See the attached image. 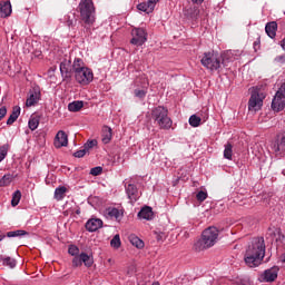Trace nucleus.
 Listing matches in <instances>:
<instances>
[{
  "mask_svg": "<svg viewBox=\"0 0 285 285\" xmlns=\"http://www.w3.org/2000/svg\"><path fill=\"white\" fill-rule=\"evenodd\" d=\"M264 257H266L264 237L253 238L245 252L244 261L246 266L257 268V266H261L262 262H264Z\"/></svg>",
  "mask_w": 285,
  "mask_h": 285,
  "instance_id": "nucleus-1",
  "label": "nucleus"
},
{
  "mask_svg": "<svg viewBox=\"0 0 285 285\" xmlns=\"http://www.w3.org/2000/svg\"><path fill=\"white\" fill-rule=\"evenodd\" d=\"M219 237V229L217 227H208L202 233V237L194 245V248L197 253H202V250H206L208 248H213L215 244H217V239Z\"/></svg>",
  "mask_w": 285,
  "mask_h": 285,
  "instance_id": "nucleus-2",
  "label": "nucleus"
},
{
  "mask_svg": "<svg viewBox=\"0 0 285 285\" xmlns=\"http://www.w3.org/2000/svg\"><path fill=\"white\" fill-rule=\"evenodd\" d=\"M73 72L75 79L78 83H80V86H88V83L95 79L92 70L83 65V60L81 58H76L73 60Z\"/></svg>",
  "mask_w": 285,
  "mask_h": 285,
  "instance_id": "nucleus-3",
  "label": "nucleus"
},
{
  "mask_svg": "<svg viewBox=\"0 0 285 285\" xmlns=\"http://www.w3.org/2000/svg\"><path fill=\"white\" fill-rule=\"evenodd\" d=\"M151 119L160 130H170L173 128V119L168 117V108L158 106L151 110Z\"/></svg>",
  "mask_w": 285,
  "mask_h": 285,
  "instance_id": "nucleus-4",
  "label": "nucleus"
},
{
  "mask_svg": "<svg viewBox=\"0 0 285 285\" xmlns=\"http://www.w3.org/2000/svg\"><path fill=\"white\" fill-rule=\"evenodd\" d=\"M78 10L80 12V19L86 26H92L95 23V3L92 0H81Z\"/></svg>",
  "mask_w": 285,
  "mask_h": 285,
  "instance_id": "nucleus-5",
  "label": "nucleus"
},
{
  "mask_svg": "<svg viewBox=\"0 0 285 285\" xmlns=\"http://www.w3.org/2000/svg\"><path fill=\"white\" fill-rule=\"evenodd\" d=\"M264 99H266V95L264 91H262V88L254 87L248 100L249 112H257L258 110H262V106H264Z\"/></svg>",
  "mask_w": 285,
  "mask_h": 285,
  "instance_id": "nucleus-6",
  "label": "nucleus"
},
{
  "mask_svg": "<svg viewBox=\"0 0 285 285\" xmlns=\"http://www.w3.org/2000/svg\"><path fill=\"white\" fill-rule=\"evenodd\" d=\"M202 66L207 68V70H219L222 65H224V58L214 52H205L200 60Z\"/></svg>",
  "mask_w": 285,
  "mask_h": 285,
  "instance_id": "nucleus-7",
  "label": "nucleus"
},
{
  "mask_svg": "<svg viewBox=\"0 0 285 285\" xmlns=\"http://www.w3.org/2000/svg\"><path fill=\"white\" fill-rule=\"evenodd\" d=\"M60 75L62 77V81L66 83H70L72 81V75H75V62L72 60L65 59L60 62Z\"/></svg>",
  "mask_w": 285,
  "mask_h": 285,
  "instance_id": "nucleus-8",
  "label": "nucleus"
},
{
  "mask_svg": "<svg viewBox=\"0 0 285 285\" xmlns=\"http://www.w3.org/2000/svg\"><path fill=\"white\" fill-rule=\"evenodd\" d=\"M285 108V82L276 91L272 100V110L274 112H282Z\"/></svg>",
  "mask_w": 285,
  "mask_h": 285,
  "instance_id": "nucleus-9",
  "label": "nucleus"
},
{
  "mask_svg": "<svg viewBox=\"0 0 285 285\" xmlns=\"http://www.w3.org/2000/svg\"><path fill=\"white\" fill-rule=\"evenodd\" d=\"M271 149L275 153L276 157L285 155V134H278L271 144Z\"/></svg>",
  "mask_w": 285,
  "mask_h": 285,
  "instance_id": "nucleus-10",
  "label": "nucleus"
},
{
  "mask_svg": "<svg viewBox=\"0 0 285 285\" xmlns=\"http://www.w3.org/2000/svg\"><path fill=\"white\" fill-rule=\"evenodd\" d=\"M131 40L130 43L132 46H144L146 41H148V38L146 37V30L144 28H135L131 30Z\"/></svg>",
  "mask_w": 285,
  "mask_h": 285,
  "instance_id": "nucleus-11",
  "label": "nucleus"
},
{
  "mask_svg": "<svg viewBox=\"0 0 285 285\" xmlns=\"http://www.w3.org/2000/svg\"><path fill=\"white\" fill-rule=\"evenodd\" d=\"M279 274V267L273 266L272 268L266 269L262 275V282H275L277 279V275Z\"/></svg>",
  "mask_w": 285,
  "mask_h": 285,
  "instance_id": "nucleus-12",
  "label": "nucleus"
},
{
  "mask_svg": "<svg viewBox=\"0 0 285 285\" xmlns=\"http://www.w3.org/2000/svg\"><path fill=\"white\" fill-rule=\"evenodd\" d=\"M40 97H41V92L39 91V89L33 88L32 90L29 91V97L27 98L26 106L30 108L37 105Z\"/></svg>",
  "mask_w": 285,
  "mask_h": 285,
  "instance_id": "nucleus-13",
  "label": "nucleus"
},
{
  "mask_svg": "<svg viewBox=\"0 0 285 285\" xmlns=\"http://www.w3.org/2000/svg\"><path fill=\"white\" fill-rule=\"evenodd\" d=\"M53 144L56 148H63L68 146V135L66 134V131H58Z\"/></svg>",
  "mask_w": 285,
  "mask_h": 285,
  "instance_id": "nucleus-14",
  "label": "nucleus"
},
{
  "mask_svg": "<svg viewBox=\"0 0 285 285\" xmlns=\"http://www.w3.org/2000/svg\"><path fill=\"white\" fill-rule=\"evenodd\" d=\"M12 14V4L8 0L0 1V17L6 19Z\"/></svg>",
  "mask_w": 285,
  "mask_h": 285,
  "instance_id": "nucleus-15",
  "label": "nucleus"
},
{
  "mask_svg": "<svg viewBox=\"0 0 285 285\" xmlns=\"http://www.w3.org/2000/svg\"><path fill=\"white\" fill-rule=\"evenodd\" d=\"M125 189L130 202H137V199H139V189H137V186L135 184L126 185Z\"/></svg>",
  "mask_w": 285,
  "mask_h": 285,
  "instance_id": "nucleus-16",
  "label": "nucleus"
},
{
  "mask_svg": "<svg viewBox=\"0 0 285 285\" xmlns=\"http://www.w3.org/2000/svg\"><path fill=\"white\" fill-rule=\"evenodd\" d=\"M102 226H104V220L99 218H91L86 223V229L89 233H95L99 230V228H101Z\"/></svg>",
  "mask_w": 285,
  "mask_h": 285,
  "instance_id": "nucleus-17",
  "label": "nucleus"
},
{
  "mask_svg": "<svg viewBox=\"0 0 285 285\" xmlns=\"http://www.w3.org/2000/svg\"><path fill=\"white\" fill-rule=\"evenodd\" d=\"M184 16L191 21H197L199 18V8L197 7H189L184 10Z\"/></svg>",
  "mask_w": 285,
  "mask_h": 285,
  "instance_id": "nucleus-18",
  "label": "nucleus"
},
{
  "mask_svg": "<svg viewBox=\"0 0 285 285\" xmlns=\"http://www.w3.org/2000/svg\"><path fill=\"white\" fill-rule=\"evenodd\" d=\"M138 217L140 219H147V222H150V219L155 217V213H153V207L150 206L142 207L138 213Z\"/></svg>",
  "mask_w": 285,
  "mask_h": 285,
  "instance_id": "nucleus-19",
  "label": "nucleus"
},
{
  "mask_svg": "<svg viewBox=\"0 0 285 285\" xmlns=\"http://www.w3.org/2000/svg\"><path fill=\"white\" fill-rule=\"evenodd\" d=\"M155 2L151 0H148L147 2H141L137 6V9L140 10V12H146V14H150L155 11Z\"/></svg>",
  "mask_w": 285,
  "mask_h": 285,
  "instance_id": "nucleus-20",
  "label": "nucleus"
},
{
  "mask_svg": "<svg viewBox=\"0 0 285 285\" xmlns=\"http://www.w3.org/2000/svg\"><path fill=\"white\" fill-rule=\"evenodd\" d=\"M265 32L271 39H275V37H277V23L275 21L267 22Z\"/></svg>",
  "mask_w": 285,
  "mask_h": 285,
  "instance_id": "nucleus-21",
  "label": "nucleus"
},
{
  "mask_svg": "<svg viewBox=\"0 0 285 285\" xmlns=\"http://www.w3.org/2000/svg\"><path fill=\"white\" fill-rule=\"evenodd\" d=\"M106 215L110 217V219H116V222H120L121 217H124V213H120V210L115 207L107 208Z\"/></svg>",
  "mask_w": 285,
  "mask_h": 285,
  "instance_id": "nucleus-22",
  "label": "nucleus"
},
{
  "mask_svg": "<svg viewBox=\"0 0 285 285\" xmlns=\"http://www.w3.org/2000/svg\"><path fill=\"white\" fill-rule=\"evenodd\" d=\"M101 137L104 144H110L112 140V128L105 125L101 130Z\"/></svg>",
  "mask_w": 285,
  "mask_h": 285,
  "instance_id": "nucleus-23",
  "label": "nucleus"
},
{
  "mask_svg": "<svg viewBox=\"0 0 285 285\" xmlns=\"http://www.w3.org/2000/svg\"><path fill=\"white\" fill-rule=\"evenodd\" d=\"M19 115H21V107L14 106L12 108L11 115L9 116V118L7 120V126H12V124H14V121H17V119H19Z\"/></svg>",
  "mask_w": 285,
  "mask_h": 285,
  "instance_id": "nucleus-24",
  "label": "nucleus"
},
{
  "mask_svg": "<svg viewBox=\"0 0 285 285\" xmlns=\"http://www.w3.org/2000/svg\"><path fill=\"white\" fill-rule=\"evenodd\" d=\"M80 259H81L82 264L85 266H87V268H90V266H92L95 264V258L92 257V254L81 253Z\"/></svg>",
  "mask_w": 285,
  "mask_h": 285,
  "instance_id": "nucleus-25",
  "label": "nucleus"
},
{
  "mask_svg": "<svg viewBox=\"0 0 285 285\" xmlns=\"http://www.w3.org/2000/svg\"><path fill=\"white\" fill-rule=\"evenodd\" d=\"M81 108H83V101H81V100H77V101L70 102L68 105V110L70 112H79V110H81Z\"/></svg>",
  "mask_w": 285,
  "mask_h": 285,
  "instance_id": "nucleus-26",
  "label": "nucleus"
},
{
  "mask_svg": "<svg viewBox=\"0 0 285 285\" xmlns=\"http://www.w3.org/2000/svg\"><path fill=\"white\" fill-rule=\"evenodd\" d=\"M129 242L132 246H135L136 248H144L145 244L144 240H141L139 237H137L136 235L131 234L129 236Z\"/></svg>",
  "mask_w": 285,
  "mask_h": 285,
  "instance_id": "nucleus-27",
  "label": "nucleus"
},
{
  "mask_svg": "<svg viewBox=\"0 0 285 285\" xmlns=\"http://www.w3.org/2000/svg\"><path fill=\"white\" fill-rule=\"evenodd\" d=\"M66 193H68V188H66L63 186L56 188L55 199H57L58 202H61V199H63V197H66Z\"/></svg>",
  "mask_w": 285,
  "mask_h": 285,
  "instance_id": "nucleus-28",
  "label": "nucleus"
},
{
  "mask_svg": "<svg viewBox=\"0 0 285 285\" xmlns=\"http://www.w3.org/2000/svg\"><path fill=\"white\" fill-rule=\"evenodd\" d=\"M0 259H2V265L8 266L9 268H14L17 266V261L10 256H7L3 258V256H0Z\"/></svg>",
  "mask_w": 285,
  "mask_h": 285,
  "instance_id": "nucleus-29",
  "label": "nucleus"
},
{
  "mask_svg": "<svg viewBox=\"0 0 285 285\" xmlns=\"http://www.w3.org/2000/svg\"><path fill=\"white\" fill-rule=\"evenodd\" d=\"M12 175L7 174L4 175L1 179H0V188H3L6 186H10V184H12Z\"/></svg>",
  "mask_w": 285,
  "mask_h": 285,
  "instance_id": "nucleus-30",
  "label": "nucleus"
},
{
  "mask_svg": "<svg viewBox=\"0 0 285 285\" xmlns=\"http://www.w3.org/2000/svg\"><path fill=\"white\" fill-rule=\"evenodd\" d=\"M224 157L225 159H233V144L227 142L225 145Z\"/></svg>",
  "mask_w": 285,
  "mask_h": 285,
  "instance_id": "nucleus-31",
  "label": "nucleus"
},
{
  "mask_svg": "<svg viewBox=\"0 0 285 285\" xmlns=\"http://www.w3.org/2000/svg\"><path fill=\"white\" fill-rule=\"evenodd\" d=\"M189 125L193 126V128H197L202 125V118L197 115H193L189 117Z\"/></svg>",
  "mask_w": 285,
  "mask_h": 285,
  "instance_id": "nucleus-32",
  "label": "nucleus"
},
{
  "mask_svg": "<svg viewBox=\"0 0 285 285\" xmlns=\"http://www.w3.org/2000/svg\"><path fill=\"white\" fill-rule=\"evenodd\" d=\"M19 202H21V191L16 190L12 195L11 206H19Z\"/></svg>",
  "mask_w": 285,
  "mask_h": 285,
  "instance_id": "nucleus-33",
  "label": "nucleus"
},
{
  "mask_svg": "<svg viewBox=\"0 0 285 285\" xmlns=\"http://www.w3.org/2000/svg\"><path fill=\"white\" fill-rule=\"evenodd\" d=\"M23 235H28V232L23 229H18L14 232H8L7 237H23Z\"/></svg>",
  "mask_w": 285,
  "mask_h": 285,
  "instance_id": "nucleus-34",
  "label": "nucleus"
},
{
  "mask_svg": "<svg viewBox=\"0 0 285 285\" xmlns=\"http://www.w3.org/2000/svg\"><path fill=\"white\" fill-rule=\"evenodd\" d=\"M77 23V16L72 13V16H67L66 26L68 28H75V24Z\"/></svg>",
  "mask_w": 285,
  "mask_h": 285,
  "instance_id": "nucleus-35",
  "label": "nucleus"
},
{
  "mask_svg": "<svg viewBox=\"0 0 285 285\" xmlns=\"http://www.w3.org/2000/svg\"><path fill=\"white\" fill-rule=\"evenodd\" d=\"M8 150H10V145H3L0 147V161L6 159L8 156Z\"/></svg>",
  "mask_w": 285,
  "mask_h": 285,
  "instance_id": "nucleus-36",
  "label": "nucleus"
},
{
  "mask_svg": "<svg viewBox=\"0 0 285 285\" xmlns=\"http://www.w3.org/2000/svg\"><path fill=\"white\" fill-rule=\"evenodd\" d=\"M110 246L112 248H119L121 246V238L119 237V234L114 236V238L110 242Z\"/></svg>",
  "mask_w": 285,
  "mask_h": 285,
  "instance_id": "nucleus-37",
  "label": "nucleus"
},
{
  "mask_svg": "<svg viewBox=\"0 0 285 285\" xmlns=\"http://www.w3.org/2000/svg\"><path fill=\"white\" fill-rule=\"evenodd\" d=\"M29 128L30 130H37V128H39V119L38 118H31L29 120Z\"/></svg>",
  "mask_w": 285,
  "mask_h": 285,
  "instance_id": "nucleus-38",
  "label": "nucleus"
},
{
  "mask_svg": "<svg viewBox=\"0 0 285 285\" xmlns=\"http://www.w3.org/2000/svg\"><path fill=\"white\" fill-rule=\"evenodd\" d=\"M208 198V194L204 190L198 191V194L196 195V199L197 202H206V199Z\"/></svg>",
  "mask_w": 285,
  "mask_h": 285,
  "instance_id": "nucleus-39",
  "label": "nucleus"
},
{
  "mask_svg": "<svg viewBox=\"0 0 285 285\" xmlns=\"http://www.w3.org/2000/svg\"><path fill=\"white\" fill-rule=\"evenodd\" d=\"M95 146H97V140L92 139V140H88L85 145L83 148L87 150V153L95 148Z\"/></svg>",
  "mask_w": 285,
  "mask_h": 285,
  "instance_id": "nucleus-40",
  "label": "nucleus"
},
{
  "mask_svg": "<svg viewBox=\"0 0 285 285\" xmlns=\"http://www.w3.org/2000/svg\"><path fill=\"white\" fill-rule=\"evenodd\" d=\"M101 173H104V168L101 167H94L90 169V175H92L94 177L101 175Z\"/></svg>",
  "mask_w": 285,
  "mask_h": 285,
  "instance_id": "nucleus-41",
  "label": "nucleus"
},
{
  "mask_svg": "<svg viewBox=\"0 0 285 285\" xmlns=\"http://www.w3.org/2000/svg\"><path fill=\"white\" fill-rule=\"evenodd\" d=\"M276 242H279L281 244H283V246H285V235L282 234V229H277Z\"/></svg>",
  "mask_w": 285,
  "mask_h": 285,
  "instance_id": "nucleus-42",
  "label": "nucleus"
},
{
  "mask_svg": "<svg viewBox=\"0 0 285 285\" xmlns=\"http://www.w3.org/2000/svg\"><path fill=\"white\" fill-rule=\"evenodd\" d=\"M135 97H138V99H144L146 97V90L136 89L134 91Z\"/></svg>",
  "mask_w": 285,
  "mask_h": 285,
  "instance_id": "nucleus-43",
  "label": "nucleus"
},
{
  "mask_svg": "<svg viewBox=\"0 0 285 285\" xmlns=\"http://www.w3.org/2000/svg\"><path fill=\"white\" fill-rule=\"evenodd\" d=\"M68 253L69 255H72V256L79 255V247L71 245L69 246Z\"/></svg>",
  "mask_w": 285,
  "mask_h": 285,
  "instance_id": "nucleus-44",
  "label": "nucleus"
},
{
  "mask_svg": "<svg viewBox=\"0 0 285 285\" xmlns=\"http://www.w3.org/2000/svg\"><path fill=\"white\" fill-rule=\"evenodd\" d=\"M87 153H88V151H87L85 148H82V149L76 151V153L73 154V157H77L78 159H81V157H86V154H87Z\"/></svg>",
  "mask_w": 285,
  "mask_h": 285,
  "instance_id": "nucleus-45",
  "label": "nucleus"
},
{
  "mask_svg": "<svg viewBox=\"0 0 285 285\" xmlns=\"http://www.w3.org/2000/svg\"><path fill=\"white\" fill-rule=\"evenodd\" d=\"M81 264H83L81 261V256L80 255L75 256L72 259V266L78 267V266H81Z\"/></svg>",
  "mask_w": 285,
  "mask_h": 285,
  "instance_id": "nucleus-46",
  "label": "nucleus"
},
{
  "mask_svg": "<svg viewBox=\"0 0 285 285\" xmlns=\"http://www.w3.org/2000/svg\"><path fill=\"white\" fill-rule=\"evenodd\" d=\"M6 115H8V108L6 106H2L0 108V121L1 119H3V117H6Z\"/></svg>",
  "mask_w": 285,
  "mask_h": 285,
  "instance_id": "nucleus-47",
  "label": "nucleus"
},
{
  "mask_svg": "<svg viewBox=\"0 0 285 285\" xmlns=\"http://www.w3.org/2000/svg\"><path fill=\"white\" fill-rule=\"evenodd\" d=\"M276 63H285V55L275 58Z\"/></svg>",
  "mask_w": 285,
  "mask_h": 285,
  "instance_id": "nucleus-48",
  "label": "nucleus"
},
{
  "mask_svg": "<svg viewBox=\"0 0 285 285\" xmlns=\"http://www.w3.org/2000/svg\"><path fill=\"white\" fill-rule=\"evenodd\" d=\"M236 285H250V282L247 279H238L236 281Z\"/></svg>",
  "mask_w": 285,
  "mask_h": 285,
  "instance_id": "nucleus-49",
  "label": "nucleus"
},
{
  "mask_svg": "<svg viewBox=\"0 0 285 285\" xmlns=\"http://www.w3.org/2000/svg\"><path fill=\"white\" fill-rule=\"evenodd\" d=\"M3 239H6V234H3L2 232H0V242H3Z\"/></svg>",
  "mask_w": 285,
  "mask_h": 285,
  "instance_id": "nucleus-50",
  "label": "nucleus"
},
{
  "mask_svg": "<svg viewBox=\"0 0 285 285\" xmlns=\"http://www.w3.org/2000/svg\"><path fill=\"white\" fill-rule=\"evenodd\" d=\"M191 2L199 4V3H204V0H191Z\"/></svg>",
  "mask_w": 285,
  "mask_h": 285,
  "instance_id": "nucleus-51",
  "label": "nucleus"
},
{
  "mask_svg": "<svg viewBox=\"0 0 285 285\" xmlns=\"http://www.w3.org/2000/svg\"><path fill=\"white\" fill-rule=\"evenodd\" d=\"M257 48H259V41L254 42V49L257 50Z\"/></svg>",
  "mask_w": 285,
  "mask_h": 285,
  "instance_id": "nucleus-52",
  "label": "nucleus"
},
{
  "mask_svg": "<svg viewBox=\"0 0 285 285\" xmlns=\"http://www.w3.org/2000/svg\"><path fill=\"white\" fill-rule=\"evenodd\" d=\"M281 47L285 50V38L281 41Z\"/></svg>",
  "mask_w": 285,
  "mask_h": 285,
  "instance_id": "nucleus-53",
  "label": "nucleus"
},
{
  "mask_svg": "<svg viewBox=\"0 0 285 285\" xmlns=\"http://www.w3.org/2000/svg\"><path fill=\"white\" fill-rule=\"evenodd\" d=\"M157 242H161V234H156Z\"/></svg>",
  "mask_w": 285,
  "mask_h": 285,
  "instance_id": "nucleus-54",
  "label": "nucleus"
},
{
  "mask_svg": "<svg viewBox=\"0 0 285 285\" xmlns=\"http://www.w3.org/2000/svg\"><path fill=\"white\" fill-rule=\"evenodd\" d=\"M281 262L285 264V253L281 256Z\"/></svg>",
  "mask_w": 285,
  "mask_h": 285,
  "instance_id": "nucleus-55",
  "label": "nucleus"
},
{
  "mask_svg": "<svg viewBox=\"0 0 285 285\" xmlns=\"http://www.w3.org/2000/svg\"><path fill=\"white\" fill-rule=\"evenodd\" d=\"M150 1H153V3H154L155 6H157V3H159V0H150Z\"/></svg>",
  "mask_w": 285,
  "mask_h": 285,
  "instance_id": "nucleus-56",
  "label": "nucleus"
},
{
  "mask_svg": "<svg viewBox=\"0 0 285 285\" xmlns=\"http://www.w3.org/2000/svg\"><path fill=\"white\" fill-rule=\"evenodd\" d=\"M51 70H52V72H55V70H57V67H55V68H51Z\"/></svg>",
  "mask_w": 285,
  "mask_h": 285,
  "instance_id": "nucleus-57",
  "label": "nucleus"
}]
</instances>
